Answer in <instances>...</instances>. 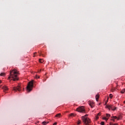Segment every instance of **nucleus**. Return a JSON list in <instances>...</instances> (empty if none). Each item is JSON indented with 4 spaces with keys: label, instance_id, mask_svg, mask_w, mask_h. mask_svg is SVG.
<instances>
[{
    "label": "nucleus",
    "instance_id": "6",
    "mask_svg": "<svg viewBox=\"0 0 125 125\" xmlns=\"http://www.w3.org/2000/svg\"><path fill=\"white\" fill-rule=\"evenodd\" d=\"M106 108H107V109H108L109 110H112L113 111H115V110H116V109H117L116 107L114 108V106H113V105H106Z\"/></svg>",
    "mask_w": 125,
    "mask_h": 125
},
{
    "label": "nucleus",
    "instance_id": "20",
    "mask_svg": "<svg viewBox=\"0 0 125 125\" xmlns=\"http://www.w3.org/2000/svg\"><path fill=\"white\" fill-rule=\"evenodd\" d=\"M103 120H105L106 121H108V119H107L106 117H103Z\"/></svg>",
    "mask_w": 125,
    "mask_h": 125
},
{
    "label": "nucleus",
    "instance_id": "32",
    "mask_svg": "<svg viewBox=\"0 0 125 125\" xmlns=\"http://www.w3.org/2000/svg\"><path fill=\"white\" fill-rule=\"evenodd\" d=\"M124 103H125V101L124 102Z\"/></svg>",
    "mask_w": 125,
    "mask_h": 125
},
{
    "label": "nucleus",
    "instance_id": "12",
    "mask_svg": "<svg viewBox=\"0 0 125 125\" xmlns=\"http://www.w3.org/2000/svg\"><path fill=\"white\" fill-rule=\"evenodd\" d=\"M75 116H76V114L74 113H71L69 115V117H75Z\"/></svg>",
    "mask_w": 125,
    "mask_h": 125
},
{
    "label": "nucleus",
    "instance_id": "5",
    "mask_svg": "<svg viewBox=\"0 0 125 125\" xmlns=\"http://www.w3.org/2000/svg\"><path fill=\"white\" fill-rule=\"evenodd\" d=\"M13 90H14V91H19V92L21 91V90H22L21 85L19 84V85L17 87H14Z\"/></svg>",
    "mask_w": 125,
    "mask_h": 125
},
{
    "label": "nucleus",
    "instance_id": "16",
    "mask_svg": "<svg viewBox=\"0 0 125 125\" xmlns=\"http://www.w3.org/2000/svg\"><path fill=\"white\" fill-rule=\"evenodd\" d=\"M124 92H125V89H123V90L121 91V93H124Z\"/></svg>",
    "mask_w": 125,
    "mask_h": 125
},
{
    "label": "nucleus",
    "instance_id": "26",
    "mask_svg": "<svg viewBox=\"0 0 125 125\" xmlns=\"http://www.w3.org/2000/svg\"><path fill=\"white\" fill-rule=\"evenodd\" d=\"M57 125V123H55L54 124H53V125Z\"/></svg>",
    "mask_w": 125,
    "mask_h": 125
},
{
    "label": "nucleus",
    "instance_id": "21",
    "mask_svg": "<svg viewBox=\"0 0 125 125\" xmlns=\"http://www.w3.org/2000/svg\"><path fill=\"white\" fill-rule=\"evenodd\" d=\"M120 119H122V116H119V117L117 118L118 120H120Z\"/></svg>",
    "mask_w": 125,
    "mask_h": 125
},
{
    "label": "nucleus",
    "instance_id": "24",
    "mask_svg": "<svg viewBox=\"0 0 125 125\" xmlns=\"http://www.w3.org/2000/svg\"><path fill=\"white\" fill-rule=\"evenodd\" d=\"M98 119H99V118L98 117V116H96V120H98Z\"/></svg>",
    "mask_w": 125,
    "mask_h": 125
},
{
    "label": "nucleus",
    "instance_id": "19",
    "mask_svg": "<svg viewBox=\"0 0 125 125\" xmlns=\"http://www.w3.org/2000/svg\"><path fill=\"white\" fill-rule=\"evenodd\" d=\"M109 97L111 98V99H112V98L113 97V95L112 94H110L109 95Z\"/></svg>",
    "mask_w": 125,
    "mask_h": 125
},
{
    "label": "nucleus",
    "instance_id": "22",
    "mask_svg": "<svg viewBox=\"0 0 125 125\" xmlns=\"http://www.w3.org/2000/svg\"><path fill=\"white\" fill-rule=\"evenodd\" d=\"M104 122H102L101 123V125H104Z\"/></svg>",
    "mask_w": 125,
    "mask_h": 125
},
{
    "label": "nucleus",
    "instance_id": "18",
    "mask_svg": "<svg viewBox=\"0 0 125 125\" xmlns=\"http://www.w3.org/2000/svg\"><path fill=\"white\" fill-rule=\"evenodd\" d=\"M81 123H82V122L81 120H79L77 123V125H81Z\"/></svg>",
    "mask_w": 125,
    "mask_h": 125
},
{
    "label": "nucleus",
    "instance_id": "1",
    "mask_svg": "<svg viewBox=\"0 0 125 125\" xmlns=\"http://www.w3.org/2000/svg\"><path fill=\"white\" fill-rule=\"evenodd\" d=\"M18 75L19 72L16 69H13L10 72V76L8 77L9 80H13L14 81H18Z\"/></svg>",
    "mask_w": 125,
    "mask_h": 125
},
{
    "label": "nucleus",
    "instance_id": "28",
    "mask_svg": "<svg viewBox=\"0 0 125 125\" xmlns=\"http://www.w3.org/2000/svg\"><path fill=\"white\" fill-rule=\"evenodd\" d=\"M113 125H118V124H114Z\"/></svg>",
    "mask_w": 125,
    "mask_h": 125
},
{
    "label": "nucleus",
    "instance_id": "13",
    "mask_svg": "<svg viewBox=\"0 0 125 125\" xmlns=\"http://www.w3.org/2000/svg\"><path fill=\"white\" fill-rule=\"evenodd\" d=\"M42 125H47V124H48V122H45V121H44V122H43L42 123Z\"/></svg>",
    "mask_w": 125,
    "mask_h": 125
},
{
    "label": "nucleus",
    "instance_id": "17",
    "mask_svg": "<svg viewBox=\"0 0 125 125\" xmlns=\"http://www.w3.org/2000/svg\"><path fill=\"white\" fill-rule=\"evenodd\" d=\"M111 118L112 119H118V117L117 116H112Z\"/></svg>",
    "mask_w": 125,
    "mask_h": 125
},
{
    "label": "nucleus",
    "instance_id": "7",
    "mask_svg": "<svg viewBox=\"0 0 125 125\" xmlns=\"http://www.w3.org/2000/svg\"><path fill=\"white\" fill-rule=\"evenodd\" d=\"M88 104L91 108H93V107H94V106H95V104H94V103L93 102L89 101L88 102Z\"/></svg>",
    "mask_w": 125,
    "mask_h": 125
},
{
    "label": "nucleus",
    "instance_id": "27",
    "mask_svg": "<svg viewBox=\"0 0 125 125\" xmlns=\"http://www.w3.org/2000/svg\"><path fill=\"white\" fill-rule=\"evenodd\" d=\"M37 79H39L40 77L36 76Z\"/></svg>",
    "mask_w": 125,
    "mask_h": 125
},
{
    "label": "nucleus",
    "instance_id": "9",
    "mask_svg": "<svg viewBox=\"0 0 125 125\" xmlns=\"http://www.w3.org/2000/svg\"><path fill=\"white\" fill-rule=\"evenodd\" d=\"M56 118H60L61 117V113H59L56 115Z\"/></svg>",
    "mask_w": 125,
    "mask_h": 125
},
{
    "label": "nucleus",
    "instance_id": "34",
    "mask_svg": "<svg viewBox=\"0 0 125 125\" xmlns=\"http://www.w3.org/2000/svg\"><path fill=\"white\" fill-rule=\"evenodd\" d=\"M112 91H114V90H112Z\"/></svg>",
    "mask_w": 125,
    "mask_h": 125
},
{
    "label": "nucleus",
    "instance_id": "2",
    "mask_svg": "<svg viewBox=\"0 0 125 125\" xmlns=\"http://www.w3.org/2000/svg\"><path fill=\"white\" fill-rule=\"evenodd\" d=\"M88 115L86 114L82 117V121L84 122V125H91V121L87 117Z\"/></svg>",
    "mask_w": 125,
    "mask_h": 125
},
{
    "label": "nucleus",
    "instance_id": "33",
    "mask_svg": "<svg viewBox=\"0 0 125 125\" xmlns=\"http://www.w3.org/2000/svg\"><path fill=\"white\" fill-rule=\"evenodd\" d=\"M43 82H45V80H44V81H43Z\"/></svg>",
    "mask_w": 125,
    "mask_h": 125
},
{
    "label": "nucleus",
    "instance_id": "30",
    "mask_svg": "<svg viewBox=\"0 0 125 125\" xmlns=\"http://www.w3.org/2000/svg\"><path fill=\"white\" fill-rule=\"evenodd\" d=\"M42 71V70H40L39 71V72L40 73V72H41Z\"/></svg>",
    "mask_w": 125,
    "mask_h": 125
},
{
    "label": "nucleus",
    "instance_id": "10",
    "mask_svg": "<svg viewBox=\"0 0 125 125\" xmlns=\"http://www.w3.org/2000/svg\"><path fill=\"white\" fill-rule=\"evenodd\" d=\"M98 99H99V94H97L96 95V101H98Z\"/></svg>",
    "mask_w": 125,
    "mask_h": 125
},
{
    "label": "nucleus",
    "instance_id": "8",
    "mask_svg": "<svg viewBox=\"0 0 125 125\" xmlns=\"http://www.w3.org/2000/svg\"><path fill=\"white\" fill-rule=\"evenodd\" d=\"M2 89H3L4 92H5V93H6V91H7V90H8V88L7 86H4L2 87Z\"/></svg>",
    "mask_w": 125,
    "mask_h": 125
},
{
    "label": "nucleus",
    "instance_id": "11",
    "mask_svg": "<svg viewBox=\"0 0 125 125\" xmlns=\"http://www.w3.org/2000/svg\"><path fill=\"white\" fill-rule=\"evenodd\" d=\"M39 62L40 63H43V62H44V61L42 59H39Z\"/></svg>",
    "mask_w": 125,
    "mask_h": 125
},
{
    "label": "nucleus",
    "instance_id": "14",
    "mask_svg": "<svg viewBox=\"0 0 125 125\" xmlns=\"http://www.w3.org/2000/svg\"><path fill=\"white\" fill-rule=\"evenodd\" d=\"M0 76H5V73H1L0 74Z\"/></svg>",
    "mask_w": 125,
    "mask_h": 125
},
{
    "label": "nucleus",
    "instance_id": "31",
    "mask_svg": "<svg viewBox=\"0 0 125 125\" xmlns=\"http://www.w3.org/2000/svg\"><path fill=\"white\" fill-rule=\"evenodd\" d=\"M0 83H1V80H0Z\"/></svg>",
    "mask_w": 125,
    "mask_h": 125
},
{
    "label": "nucleus",
    "instance_id": "25",
    "mask_svg": "<svg viewBox=\"0 0 125 125\" xmlns=\"http://www.w3.org/2000/svg\"><path fill=\"white\" fill-rule=\"evenodd\" d=\"M35 54H37V52H35V53H34V57H35Z\"/></svg>",
    "mask_w": 125,
    "mask_h": 125
},
{
    "label": "nucleus",
    "instance_id": "29",
    "mask_svg": "<svg viewBox=\"0 0 125 125\" xmlns=\"http://www.w3.org/2000/svg\"><path fill=\"white\" fill-rule=\"evenodd\" d=\"M112 121H113V122H115V120L112 119Z\"/></svg>",
    "mask_w": 125,
    "mask_h": 125
},
{
    "label": "nucleus",
    "instance_id": "3",
    "mask_svg": "<svg viewBox=\"0 0 125 125\" xmlns=\"http://www.w3.org/2000/svg\"><path fill=\"white\" fill-rule=\"evenodd\" d=\"M34 81L32 80L29 82L28 83V85L27 86V91L28 92H30L31 90H32V88H33V86L34 85Z\"/></svg>",
    "mask_w": 125,
    "mask_h": 125
},
{
    "label": "nucleus",
    "instance_id": "23",
    "mask_svg": "<svg viewBox=\"0 0 125 125\" xmlns=\"http://www.w3.org/2000/svg\"><path fill=\"white\" fill-rule=\"evenodd\" d=\"M101 113H99L98 114V116H101Z\"/></svg>",
    "mask_w": 125,
    "mask_h": 125
},
{
    "label": "nucleus",
    "instance_id": "4",
    "mask_svg": "<svg viewBox=\"0 0 125 125\" xmlns=\"http://www.w3.org/2000/svg\"><path fill=\"white\" fill-rule=\"evenodd\" d=\"M76 111H77V112H79V113H85V109H84V107L83 106H79L76 109Z\"/></svg>",
    "mask_w": 125,
    "mask_h": 125
},
{
    "label": "nucleus",
    "instance_id": "15",
    "mask_svg": "<svg viewBox=\"0 0 125 125\" xmlns=\"http://www.w3.org/2000/svg\"><path fill=\"white\" fill-rule=\"evenodd\" d=\"M106 115L107 118H110V117H111V115H110V114L107 113Z\"/></svg>",
    "mask_w": 125,
    "mask_h": 125
}]
</instances>
